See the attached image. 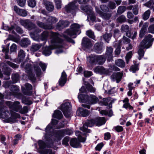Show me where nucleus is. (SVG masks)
I'll return each mask as SVG.
<instances>
[{
  "mask_svg": "<svg viewBox=\"0 0 154 154\" xmlns=\"http://www.w3.org/2000/svg\"><path fill=\"white\" fill-rule=\"evenodd\" d=\"M61 42V40L59 38L58 34L56 33H53L51 40V45L45 48L43 51V54L45 56H48L51 53V50L55 48L57 49L56 51V54L63 52L65 50V48Z\"/></svg>",
  "mask_w": 154,
  "mask_h": 154,
  "instance_id": "obj_1",
  "label": "nucleus"
},
{
  "mask_svg": "<svg viewBox=\"0 0 154 154\" xmlns=\"http://www.w3.org/2000/svg\"><path fill=\"white\" fill-rule=\"evenodd\" d=\"M81 26L76 23L72 24L70 29H66L63 35V37L68 42L74 44L75 41L72 39L69 36L79 34L81 33L80 28Z\"/></svg>",
  "mask_w": 154,
  "mask_h": 154,
  "instance_id": "obj_2",
  "label": "nucleus"
},
{
  "mask_svg": "<svg viewBox=\"0 0 154 154\" xmlns=\"http://www.w3.org/2000/svg\"><path fill=\"white\" fill-rule=\"evenodd\" d=\"M106 60V57L103 55L91 54L87 57V63L88 67L97 64L102 65L105 63Z\"/></svg>",
  "mask_w": 154,
  "mask_h": 154,
  "instance_id": "obj_3",
  "label": "nucleus"
},
{
  "mask_svg": "<svg viewBox=\"0 0 154 154\" xmlns=\"http://www.w3.org/2000/svg\"><path fill=\"white\" fill-rule=\"evenodd\" d=\"M58 123V121L55 119H52L51 123L48 124L45 129V131L46 133L45 137H46L47 134L50 135H54L53 131L54 129L60 128H63L64 126V125L61 124L60 125H57Z\"/></svg>",
  "mask_w": 154,
  "mask_h": 154,
  "instance_id": "obj_4",
  "label": "nucleus"
},
{
  "mask_svg": "<svg viewBox=\"0 0 154 154\" xmlns=\"http://www.w3.org/2000/svg\"><path fill=\"white\" fill-rule=\"evenodd\" d=\"M154 41V38H152V36L149 34L140 43V47L143 48H148L152 46Z\"/></svg>",
  "mask_w": 154,
  "mask_h": 154,
  "instance_id": "obj_5",
  "label": "nucleus"
},
{
  "mask_svg": "<svg viewBox=\"0 0 154 154\" xmlns=\"http://www.w3.org/2000/svg\"><path fill=\"white\" fill-rule=\"evenodd\" d=\"M73 133L72 131L69 129L59 130L54 132V136L58 140H60L64 135H70Z\"/></svg>",
  "mask_w": 154,
  "mask_h": 154,
  "instance_id": "obj_6",
  "label": "nucleus"
},
{
  "mask_svg": "<svg viewBox=\"0 0 154 154\" xmlns=\"http://www.w3.org/2000/svg\"><path fill=\"white\" fill-rule=\"evenodd\" d=\"M24 63H23L21 64V67L22 68H24L26 72L29 74V77L32 82H35L36 80V78L35 76L32 73V65L30 63H27L25 66H24Z\"/></svg>",
  "mask_w": 154,
  "mask_h": 154,
  "instance_id": "obj_7",
  "label": "nucleus"
},
{
  "mask_svg": "<svg viewBox=\"0 0 154 154\" xmlns=\"http://www.w3.org/2000/svg\"><path fill=\"white\" fill-rule=\"evenodd\" d=\"M65 9L67 12L73 14L78 10V4L75 1L70 2L65 6Z\"/></svg>",
  "mask_w": 154,
  "mask_h": 154,
  "instance_id": "obj_8",
  "label": "nucleus"
},
{
  "mask_svg": "<svg viewBox=\"0 0 154 154\" xmlns=\"http://www.w3.org/2000/svg\"><path fill=\"white\" fill-rule=\"evenodd\" d=\"M71 108L70 103L68 102H65L61 106L60 109L62 111L64 116L68 118L70 116V110Z\"/></svg>",
  "mask_w": 154,
  "mask_h": 154,
  "instance_id": "obj_9",
  "label": "nucleus"
},
{
  "mask_svg": "<svg viewBox=\"0 0 154 154\" xmlns=\"http://www.w3.org/2000/svg\"><path fill=\"white\" fill-rule=\"evenodd\" d=\"M10 95L13 96L18 98H21L22 97L23 95L21 93L19 92L20 90L17 86L14 85H11L10 88Z\"/></svg>",
  "mask_w": 154,
  "mask_h": 154,
  "instance_id": "obj_10",
  "label": "nucleus"
},
{
  "mask_svg": "<svg viewBox=\"0 0 154 154\" xmlns=\"http://www.w3.org/2000/svg\"><path fill=\"white\" fill-rule=\"evenodd\" d=\"M3 29L5 30L8 31L9 32L12 34H15V32L14 31V29L19 34H22L23 32V29L18 26L16 25H15V26H11V27H9L7 25H5L3 26Z\"/></svg>",
  "mask_w": 154,
  "mask_h": 154,
  "instance_id": "obj_11",
  "label": "nucleus"
},
{
  "mask_svg": "<svg viewBox=\"0 0 154 154\" xmlns=\"http://www.w3.org/2000/svg\"><path fill=\"white\" fill-rule=\"evenodd\" d=\"M6 104L10 108L13 109L17 112H19L22 107V106L20 105V102L18 101L14 102L10 101H7Z\"/></svg>",
  "mask_w": 154,
  "mask_h": 154,
  "instance_id": "obj_12",
  "label": "nucleus"
},
{
  "mask_svg": "<svg viewBox=\"0 0 154 154\" xmlns=\"http://www.w3.org/2000/svg\"><path fill=\"white\" fill-rule=\"evenodd\" d=\"M94 124L95 125V119H91L88 120L86 123L84 124L82 127L80 128V129L84 132L90 133L91 131L87 129L88 127H92Z\"/></svg>",
  "mask_w": 154,
  "mask_h": 154,
  "instance_id": "obj_13",
  "label": "nucleus"
},
{
  "mask_svg": "<svg viewBox=\"0 0 154 154\" xmlns=\"http://www.w3.org/2000/svg\"><path fill=\"white\" fill-rule=\"evenodd\" d=\"M81 8L82 10L90 16L92 20L94 21L95 20V17L92 12V8L91 6L88 5H82Z\"/></svg>",
  "mask_w": 154,
  "mask_h": 154,
  "instance_id": "obj_14",
  "label": "nucleus"
},
{
  "mask_svg": "<svg viewBox=\"0 0 154 154\" xmlns=\"http://www.w3.org/2000/svg\"><path fill=\"white\" fill-rule=\"evenodd\" d=\"M94 72L100 74L108 75L109 71L108 69H106L101 66H97L94 69Z\"/></svg>",
  "mask_w": 154,
  "mask_h": 154,
  "instance_id": "obj_15",
  "label": "nucleus"
},
{
  "mask_svg": "<svg viewBox=\"0 0 154 154\" xmlns=\"http://www.w3.org/2000/svg\"><path fill=\"white\" fill-rule=\"evenodd\" d=\"M25 88L22 87L21 90L23 93L26 95H30L32 94L31 91L32 87V85L29 83H26L25 85Z\"/></svg>",
  "mask_w": 154,
  "mask_h": 154,
  "instance_id": "obj_16",
  "label": "nucleus"
},
{
  "mask_svg": "<svg viewBox=\"0 0 154 154\" xmlns=\"http://www.w3.org/2000/svg\"><path fill=\"white\" fill-rule=\"evenodd\" d=\"M0 66L2 68V71L4 72V74L6 75L7 77L4 78L5 80H8L10 79L9 75L10 73L8 70L7 66L4 63H0Z\"/></svg>",
  "mask_w": 154,
  "mask_h": 154,
  "instance_id": "obj_17",
  "label": "nucleus"
},
{
  "mask_svg": "<svg viewBox=\"0 0 154 154\" xmlns=\"http://www.w3.org/2000/svg\"><path fill=\"white\" fill-rule=\"evenodd\" d=\"M113 48L111 47H107L106 48V56L107 58V60L110 61L112 60V52Z\"/></svg>",
  "mask_w": 154,
  "mask_h": 154,
  "instance_id": "obj_18",
  "label": "nucleus"
},
{
  "mask_svg": "<svg viewBox=\"0 0 154 154\" xmlns=\"http://www.w3.org/2000/svg\"><path fill=\"white\" fill-rule=\"evenodd\" d=\"M82 45L83 47L89 48L92 46L91 40L87 37H84L82 40Z\"/></svg>",
  "mask_w": 154,
  "mask_h": 154,
  "instance_id": "obj_19",
  "label": "nucleus"
},
{
  "mask_svg": "<svg viewBox=\"0 0 154 154\" xmlns=\"http://www.w3.org/2000/svg\"><path fill=\"white\" fill-rule=\"evenodd\" d=\"M122 75L123 73L122 72H115L112 75L111 78L113 81L116 80V82L118 83L121 81Z\"/></svg>",
  "mask_w": 154,
  "mask_h": 154,
  "instance_id": "obj_20",
  "label": "nucleus"
},
{
  "mask_svg": "<svg viewBox=\"0 0 154 154\" xmlns=\"http://www.w3.org/2000/svg\"><path fill=\"white\" fill-rule=\"evenodd\" d=\"M149 25V24L147 22L144 23L140 30L139 34V36L140 38H143L146 34Z\"/></svg>",
  "mask_w": 154,
  "mask_h": 154,
  "instance_id": "obj_21",
  "label": "nucleus"
},
{
  "mask_svg": "<svg viewBox=\"0 0 154 154\" xmlns=\"http://www.w3.org/2000/svg\"><path fill=\"white\" fill-rule=\"evenodd\" d=\"M14 10L17 14L21 16L25 17L27 15V12L26 10L20 9L16 6H14Z\"/></svg>",
  "mask_w": 154,
  "mask_h": 154,
  "instance_id": "obj_22",
  "label": "nucleus"
},
{
  "mask_svg": "<svg viewBox=\"0 0 154 154\" xmlns=\"http://www.w3.org/2000/svg\"><path fill=\"white\" fill-rule=\"evenodd\" d=\"M67 75L64 71L62 73L60 78L59 80V85L62 86H63L66 81Z\"/></svg>",
  "mask_w": 154,
  "mask_h": 154,
  "instance_id": "obj_23",
  "label": "nucleus"
},
{
  "mask_svg": "<svg viewBox=\"0 0 154 154\" xmlns=\"http://www.w3.org/2000/svg\"><path fill=\"white\" fill-rule=\"evenodd\" d=\"M43 3L48 11L51 12L53 10L54 7L52 2L47 0H44Z\"/></svg>",
  "mask_w": 154,
  "mask_h": 154,
  "instance_id": "obj_24",
  "label": "nucleus"
},
{
  "mask_svg": "<svg viewBox=\"0 0 154 154\" xmlns=\"http://www.w3.org/2000/svg\"><path fill=\"white\" fill-rule=\"evenodd\" d=\"M103 43L102 42L97 43L94 45L95 51L97 53H101L102 52Z\"/></svg>",
  "mask_w": 154,
  "mask_h": 154,
  "instance_id": "obj_25",
  "label": "nucleus"
},
{
  "mask_svg": "<svg viewBox=\"0 0 154 154\" xmlns=\"http://www.w3.org/2000/svg\"><path fill=\"white\" fill-rule=\"evenodd\" d=\"M69 24L68 21L60 20L57 24V27L58 28H63L68 26Z\"/></svg>",
  "mask_w": 154,
  "mask_h": 154,
  "instance_id": "obj_26",
  "label": "nucleus"
},
{
  "mask_svg": "<svg viewBox=\"0 0 154 154\" xmlns=\"http://www.w3.org/2000/svg\"><path fill=\"white\" fill-rule=\"evenodd\" d=\"M77 113L79 116L85 117L89 115V112L88 110L84 109L82 108H80L77 111Z\"/></svg>",
  "mask_w": 154,
  "mask_h": 154,
  "instance_id": "obj_27",
  "label": "nucleus"
},
{
  "mask_svg": "<svg viewBox=\"0 0 154 154\" xmlns=\"http://www.w3.org/2000/svg\"><path fill=\"white\" fill-rule=\"evenodd\" d=\"M27 27L26 29L29 30H31L33 29H35L36 32L37 33H39L41 32V30L40 29L37 28L35 25L29 20L28 24L27 25Z\"/></svg>",
  "mask_w": 154,
  "mask_h": 154,
  "instance_id": "obj_28",
  "label": "nucleus"
},
{
  "mask_svg": "<svg viewBox=\"0 0 154 154\" xmlns=\"http://www.w3.org/2000/svg\"><path fill=\"white\" fill-rule=\"evenodd\" d=\"M95 125L97 126H100L105 123V119L103 117H99L95 119Z\"/></svg>",
  "mask_w": 154,
  "mask_h": 154,
  "instance_id": "obj_29",
  "label": "nucleus"
},
{
  "mask_svg": "<svg viewBox=\"0 0 154 154\" xmlns=\"http://www.w3.org/2000/svg\"><path fill=\"white\" fill-rule=\"evenodd\" d=\"M37 24L39 27L45 29H51L53 28V26L45 24L44 23L39 21H37Z\"/></svg>",
  "mask_w": 154,
  "mask_h": 154,
  "instance_id": "obj_30",
  "label": "nucleus"
},
{
  "mask_svg": "<svg viewBox=\"0 0 154 154\" xmlns=\"http://www.w3.org/2000/svg\"><path fill=\"white\" fill-rule=\"evenodd\" d=\"M121 43V42L120 41H119L118 42L115 43L114 45L113 46L114 47H117L115 51V53L116 55H119L120 53Z\"/></svg>",
  "mask_w": 154,
  "mask_h": 154,
  "instance_id": "obj_31",
  "label": "nucleus"
},
{
  "mask_svg": "<svg viewBox=\"0 0 154 154\" xmlns=\"http://www.w3.org/2000/svg\"><path fill=\"white\" fill-rule=\"evenodd\" d=\"M70 144L73 147L78 148L80 147V143L76 138L72 139L70 141Z\"/></svg>",
  "mask_w": 154,
  "mask_h": 154,
  "instance_id": "obj_32",
  "label": "nucleus"
},
{
  "mask_svg": "<svg viewBox=\"0 0 154 154\" xmlns=\"http://www.w3.org/2000/svg\"><path fill=\"white\" fill-rule=\"evenodd\" d=\"M115 65L119 67L123 68L125 66V62L122 59H119L115 61Z\"/></svg>",
  "mask_w": 154,
  "mask_h": 154,
  "instance_id": "obj_33",
  "label": "nucleus"
},
{
  "mask_svg": "<svg viewBox=\"0 0 154 154\" xmlns=\"http://www.w3.org/2000/svg\"><path fill=\"white\" fill-rule=\"evenodd\" d=\"M88 96L87 95L79 94L78 96L79 101L82 103H85L88 101Z\"/></svg>",
  "mask_w": 154,
  "mask_h": 154,
  "instance_id": "obj_34",
  "label": "nucleus"
},
{
  "mask_svg": "<svg viewBox=\"0 0 154 154\" xmlns=\"http://www.w3.org/2000/svg\"><path fill=\"white\" fill-rule=\"evenodd\" d=\"M98 101V99L96 96L92 95L88 96V102H89L91 104L96 103Z\"/></svg>",
  "mask_w": 154,
  "mask_h": 154,
  "instance_id": "obj_35",
  "label": "nucleus"
},
{
  "mask_svg": "<svg viewBox=\"0 0 154 154\" xmlns=\"http://www.w3.org/2000/svg\"><path fill=\"white\" fill-rule=\"evenodd\" d=\"M30 44V41L28 38H23L20 42V45L22 47H27Z\"/></svg>",
  "mask_w": 154,
  "mask_h": 154,
  "instance_id": "obj_36",
  "label": "nucleus"
},
{
  "mask_svg": "<svg viewBox=\"0 0 154 154\" xmlns=\"http://www.w3.org/2000/svg\"><path fill=\"white\" fill-rule=\"evenodd\" d=\"M52 116L54 118L60 119L62 118L63 115L60 111L59 110H56L54 111Z\"/></svg>",
  "mask_w": 154,
  "mask_h": 154,
  "instance_id": "obj_37",
  "label": "nucleus"
},
{
  "mask_svg": "<svg viewBox=\"0 0 154 154\" xmlns=\"http://www.w3.org/2000/svg\"><path fill=\"white\" fill-rule=\"evenodd\" d=\"M58 20V19L54 17H49L47 20V22L49 24L48 25H51L56 23Z\"/></svg>",
  "mask_w": 154,
  "mask_h": 154,
  "instance_id": "obj_38",
  "label": "nucleus"
},
{
  "mask_svg": "<svg viewBox=\"0 0 154 154\" xmlns=\"http://www.w3.org/2000/svg\"><path fill=\"white\" fill-rule=\"evenodd\" d=\"M100 113L103 116H108L109 117H111L113 115V112L112 109H110L109 111L106 110H102L100 111Z\"/></svg>",
  "mask_w": 154,
  "mask_h": 154,
  "instance_id": "obj_39",
  "label": "nucleus"
},
{
  "mask_svg": "<svg viewBox=\"0 0 154 154\" xmlns=\"http://www.w3.org/2000/svg\"><path fill=\"white\" fill-rule=\"evenodd\" d=\"M75 134L78 137L79 140L81 142H84L86 140V138L82 137V134L79 131H76L75 132Z\"/></svg>",
  "mask_w": 154,
  "mask_h": 154,
  "instance_id": "obj_40",
  "label": "nucleus"
},
{
  "mask_svg": "<svg viewBox=\"0 0 154 154\" xmlns=\"http://www.w3.org/2000/svg\"><path fill=\"white\" fill-rule=\"evenodd\" d=\"M41 46V44H34L32 45L30 50L32 51L35 52L38 50Z\"/></svg>",
  "mask_w": 154,
  "mask_h": 154,
  "instance_id": "obj_41",
  "label": "nucleus"
},
{
  "mask_svg": "<svg viewBox=\"0 0 154 154\" xmlns=\"http://www.w3.org/2000/svg\"><path fill=\"white\" fill-rule=\"evenodd\" d=\"M48 35V32L47 31H44L41 34L40 38L41 40L45 41V43Z\"/></svg>",
  "mask_w": 154,
  "mask_h": 154,
  "instance_id": "obj_42",
  "label": "nucleus"
},
{
  "mask_svg": "<svg viewBox=\"0 0 154 154\" xmlns=\"http://www.w3.org/2000/svg\"><path fill=\"white\" fill-rule=\"evenodd\" d=\"M101 17L105 20H107L110 19L112 16L111 13H107L102 12L101 13Z\"/></svg>",
  "mask_w": 154,
  "mask_h": 154,
  "instance_id": "obj_43",
  "label": "nucleus"
},
{
  "mask_svg": "<svg viewBox=\"0 0 154 154\" xmlns=\"http://www.w3.org/2000/svg\"><path fill=\"white\" fill-rule=\"evenodd\" d=\"M150 13V11L149 10L146 11L142 15L143 19L144 20H148L149 17Z\"/></svg>",
  "mask_w": 154,
  "mask_h": 154,
  "instance_id": "obj_44",
  "label": "nucleus"
},
{
  "mask_svg": "<svg viewBox=\"0 0 154 154\" xmlns=\"http://www.w3.org/2000/svg\"><path fill=\"white\" fill-rule=\"evenodd\" d=\"M145 6L149 8L150 9H152L154 5V0H149V1L144 4Z\"/></svg>",
  "mask_w": 154,
  "mask_h": 154,
  "instance_id": "obj_45",
  "label": "nucleus"
},
{
  "mask_svg": "<svg viewBox=\"0 0 154 154\" xmlns=\"http://www.w3.org/2000/svg\"><path fill=\"white\" fill-rule=\"evenodd\" d=\"M86 34L89 37L96 41L95 39V37L94 35V33L91 30H89L86 31Z\"/></svg>",
  "mask_w": 154,
  "mask_h": 154,
  "instance_id": "obj_46",
  "label": "nucleus"
},
{
  "mask_svg": "<svg viewBox=\"0 0 154 154\" xmlns=\"http://www.w3.org/2000/svg\"><path fill=\"white\" fill-rule=\"evenodd\" d=\"M35 72L37 77L39 76L41 74V71L40 68L37 65L34 66Z\"/></svg>",
  "mask_w": 154,
  "mask_h": 154,
  "instance_id": "obj_47",
  "label": "nucleus"
},
{
  "mask_svg": "<svg viewBox=\"0 0 154 154\" xmlns=\"http://www.w3.org/2000/svg\"><path fill=\"white\" fill-rule=\"evenodd\" d=\"M139 70V65L138 64L132 65L130 69V71L133 73H135Z\"/></svg>",
  "mask_w": 154,
  "mask_h": 154,
  "instance_id": "obj_48",
  "label": "nucleus"
},
{
  "mask_svg": "<svg viewBox=\"0 0 154 154\" xmlns=\"http://www.w3.org/2000/svg\"><path fill=\"white\" fill-rule=\"evenodd\" d=\"M126 21V18L125 16L122 15L118 17L117 20L116 21L118 23H122Z\"/></svg>",
  "mask_w": 154,
  "mask_h": 154,
  "instance_id": "obj_49",
  "label": "nucleus"
},
{
  "mask_svg": "<svg viewBox=\"0 0 154 154\" xmlns=\"http://www.w3.org/2000/svg\"><path fill=\"white\" fill-rule=\"evenodd\" d=\"M20 99H22V103L25 104L30 105L32 103L31 101L29 100L28 99L26 98V97H23V96Z\"/></svg>",
  "mask_w": 154,
  "mask_h": 154,
  "instance_id": "obj_50",
  "label": "nucleus"
},
{
  "mask_svg": "<svg viewBox=\"0 0 154 154\" xmlns=\"http://www.w3.org/2000/svg\"><path fill=\"white\" fill-rule=\"evenodd\" d=\"M12 79L14 83L17 82L19 80V75L18 73H14L12 75Z\"/></svg>",
  "mask_w": 154,
  "mask_h": 154,
  "instance_id": "obj_51",
  "label": "nucleus"
},
{
  "mask_svg": "<svg viewBox=\"0 0 154 154\" xmlns=\"http://www.w3.org/2000/svg\"><path fill=\"white\" fill-rule=\"evenodd\" d=\"M25 54L24 51L22 50H20L18 53V58L20 60H22L25 57Z\"/></svg>",
  "mask_w": 154,
  "mask_h": 154,
  "instance_id": "obj_52",
  "label": "nucleus"
},
{
  "mask_svg": "<svg viewBox=\"0 0 154 154\" xmlns=\"http://www.w3.org/2000/svg\"><path fill=\"white\" fill-rule=\"evenodd\" d=\"M143 49L141 47V48H139L138 51L139 55L138 59L139 60H140L144 56V52L143 51Z\"/></svg>",
  "mask_w": 154,
  "mask_h": 154,
  "instance_id": "obj_53",
  "label": "nucleus"
},
{
  "mask_svg": "<svg viewBox=\"0 0 154 154\" xmlns=\"http://www.w3.org/2000/svg\"><path fill=\"white\" fill-rule=\"evenodd\" d=\"M125 7L124 6H120L118 8L117 13L118 14H121L125 12Z\"/></svg>",
  "mask_w": 154,
  "mask_h": 154,
  "instance_id": "obj_54",
  "label": "nucleus"
},
{
  "mask_svg": "<svg viewBox=\"0 0 154 154\" xmlns=\"http://www.w3.org/2000/svg\"><path fill=\"white\" fill-rule=\"evenodd\" d=\"M132 55V52L131 51H130L127 53L125 56V60L127 64L128 63L129 60L131 58Z\"/></svg>",
  "mask_w": 154,
  "mask_h": 154,
  "instance_id": "obj_55",
  "label": "nucleus"
},
{
  "mask_svg": "<svg viewBox=\"0 0 154 154\" xmlns=\"http://www.w3.org/2000/svg\"><path fill=\"white\" fill-rule=\"evenodd\" d=\"M86 88L88 91L94 93L96 89L89 84L86 85Z\"/></svg>",
  "mask_w": 154,
  "mask_h": 154,
  "instance_id": "obj_56",
  "label": "nucleus"
},
{
  "mask_svg": "<svg viewBox=\"0 0 154 154\" xmlns=\"http://www.w3.org/2000/svg\"><path fill=\"white\" fill-rule=\"evenodd\" d=\"M29 21V20H20L19 22L22 25L26 28V27H27V25L28 24Z\"/></svg>",
  "mask_w": 154,
  "mask_h": 154,
  "instance_id": "obj_57",
  "label": "nucleus"
},
{
  "mask_svg": "<svg viewBox=\"0 0 154 154\" xmlns=\"http://www.w3.org/2000/svg\"><path fill=\"white\" fill-rule=\"evenodd\" d=\"M111 37V33L106 34L103 35V38L104 40L107 43H109V41L110 40Z\"/></svg>",
  "mask_w": 154,
  "mask_h": 154,
  "instance_id": "obj_58",
  "label": "nucleus"
},
{
  "mask_svg": "<svg viewBox=\"0 0 154 154\" xmlns=\"http://www.w3.org/2000/svg\"><path fill=\"white\" fill-rule=\"evenodd\" d=\"M54 2L57 9H60L61 8V0H54Z\"/></svg>",
  "mask_w": 154,
  "mask_h": 154,
  "instance_id": "obj_59",
  "label": "nucleus"
},
{
  "mask_svg": "<svg viewBox=\"0 0 154 154\" xmlns=\"http://www.w3.org/2000/svg\"><path fill=\"white\" fill-rule=\"evenodd\" d=\"M121 42L122 41V43L124 44H127L130 43L131 40H130L126 37L125 36H123L122 38V41L120 40Z\"/></svg>",
  "mask_w": 154,
  "mask_h": 154,
  "instance_id": "obj_60",
  "label": "nucleus"
},
{
  "mask_svg": "<svg viewBox=\"0 0 154 154\" xmlns=\"http://www.w3.org/2000/svg\"><path fill=\"white\" fill-rule=\"evenodd\" d=\"M129 30V27L128 25H123L121 27V30L122 32H127Z\"/></svg>",
  "mask_w": 154,
  "mask_h": 154,
  "instance_id": "obj_61",
  "label": "nucleus"
},
{
  "mask_svg": "<svg viewBox=\"0 0 154 154\" xmlns=\"http://www.w3.org/2000/svg\"><path fill=\"white\" fill-rule=\"evenodd\" d=\"M108 6L111 9H113L116 8V5L115 3L113 2H110L108 4Z\"/></svg>",
  "mask_w": 154,
  "mask_h": 154,
  "instance_id": "obj_62",
  "label": "nucleus"
},
{
  "mask_svg": "<svg viewBox=\"0 0 154 154\" xmlns=\"http://www.w3.org/2000/svg\"><path fill=\"white\" fill-rule=\"evenodd\" d=\"M36 4V1L35 0H29L28 2V5L31 7H34Z\"/></svg>",
  "mask_w": 154,
  "mask_h": 154,
  "instance_id": "obj_63",
  "label": "nucleus"
},
{
  "mask_svg": "<svg viewBox=\"0 0 154 154\" xmlns=\"http://www.w3.org/2000/svg\"><path fill=\"white\" fill-rule=\"evenodd\" d=\"M148 32L149 33H154V24L149 26L148 28Z\"/></svg>",
  "mask_w": 154,
  "mask_h": 154,
  "instance_id": "obj_64",
  "label": "nucleus"
}]
</instances>
